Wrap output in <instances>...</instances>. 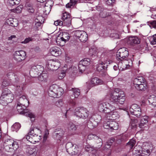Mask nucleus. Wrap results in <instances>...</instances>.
<instances>
[{"instance_id":"f257e3e1","label":"nucleus","mask_w":156,"mask_h":156,"mask_svg":"<svg viewBox=\"0 0 156 156\" xmlns=\"http://www.w3.org/2000/svg\"><path fill=\"white\" fill-rule=\"evenodd\" d=\"M110 100L113 102V105L115 106L116 104H123L125 100L124 92L115 89L111 93Z\"/></svg>"},{"instance_id":"f03ea898","label":"nucleus","mask_w":156,"mask_h":156,"mask_svg":"<svg viewBox=\"0 0 156 156\" xmlns=\"http://www.w3.org/2000/svg\"><path fill=\"white\" fill-rule=\"evenodd\" d=\"M41 130L37 128H31L26 138L29 142L34 143L38 142L41 138Z\"/></svg>"},{"instance_id":"7ed1b4c3","label":"nucleus","mask_w":156,"mask_h":156,"mask_svg":"<svg viewBox=\"0 0 156 156\" xmlns=\"http://www.w3.org/2000/svg\"><path fill=\"white\" fill-rule=\"evenodd\" d=\"M14 98L13 95L9 89H5L3 91L0 98V103L3 105H6L12 102Z\"/></svg>"},{"instance_id":"20e7f679","label":"nucleus","mask_w":156,"mask_h":156,"mask_svg":"<svg viewBox=\"0 0 156 156\" xmlns=\"http://www.w3.org/2000/svg\"><path fill=\"white\" fill-rule=\"evenodd\" d=\"M63 89L56 84H53L49 87L48 91V95L53 98H59L63 93Z\"/></svg>"},{"instance_id":"39448f33","label":"nucleus","mask_w":156,"mask_h":156,"mask_svg":"<svg viewBox=\"0 0 156 156\" xmlns=\"http://www.w3.org/2000/svg\"><path fill=\"white\" fill-rule=\"evenodd\" d=\"M61 19L62 21L57 20L54 22V24L56 26H69L71 23V18L70 14L65 12L63 13Z\"/></svg>"},{"instance_id":"423d86ee","label":"nucleus","mask_w":156,"mask_h":156,"mask_svg":"<svg viewBox=\"0 0 156 156\" xmlns=\"http://www.w3.org/2000/svg\"><path fill=\"white\" fill-rule=\"evenodd\" d=\"M29 101L26 96L23 95L20 97L18 101L17 109L18 112L20 113H23L24 110L29 105Z\"/></svg>"},{"instance_id":"0eeeda50","label":"nucleus","mask_w":156,"mask_h":156,"mask_svg":"<svg viewBox=\"0 0 156 156\" xmlns=\"http://www.w3.org/2000/svg\"><path fill=\"white\" fill-rule=\"evenodd\" d=\"M89 114V111L83 107H77L75 109L74 112V115L76 117L84 119L88 117Z\"/></svg>"},{"instance_id":"6e6552de","label":"nucleus","mask_w":156,"mask_h":156,"mask_svg":"<svg viewBox=\"0 0 156 156\" xmlns=\"http://www.w3.org/2000/svg\"><path fill=\"white\" fill-rule=\"evenodd\" d=\"M98 110L100 112L107 113L110 111H113L115 109V106L110 104L108 102L100 104L98 106Z\"/></svg>"},{"instance_id":"1a4fd4ad","label":"nucleus","mask_w":156,"mask_h":156,"mask_svg":"<svg viewBox=\"0 0 156 156\" xmlns=\"http://www.w3.org/2000/svg\"><path fill=\"white\" fill-rule=\"evenodd\" d=\"M69 39V34L68 33L62 32L57 37L56 41L58 44L62 46L66 41H68Z\"/></svg>"},{"instance_id":"9d476101","label":"nucleus","mask_w":156,"mask_h":156,"mask_svg":"<svg viewBox=\"0 0 156 156\" xmlns=\"http://www.w3.org/2000/svg\"><path fill=\"white\" fill-rule=\"evenodd\" d=\"M66 148L67 152L72 155H76L79 153L78 146L76 145H73L71 142L68 143L66 144Z\"/></svg>"},{"instance_id":"9b49d317","label":"nucleus","mask_w":156,"mask_h":156,"mask_svg":"<svg viewBox=\"0 0 156 156\" xmlns=\"http://www.w3.org/2000/svg\"><path fill=\"white\" fill-rule=\"evenodd\" d=\"M13 58L16 61L20 62L24 60L26 58V53L23 50L15 51L13 54Z\"/></svg>"},{"instance_id":"f8f14e48","label":"nucleus","mask_w":156,"mask_h":156,"mask_svg":"<svg viewBox=\"0 0 156 156\" xmlns=\"http://www.w3.org/2000/svg\"><path fill=\"white\" fill-rule=\"evenodd\" d=\"M127 49L125 48H120L117 52L116 57L117 59L122 61L125 58H126L128 56L129 52Z\"/></svg>"},{"instance_id":"ddd939ff","label":"nucleus","mask_w":156,"mask_h":156,"mask_svg":"<svg viewBox=\"0 0 156 156\" xmlns=\"http://www.w3.org/2000/svg\"><path fill=\"white\" fill-rule=\"evenodd\" d=\"M129 111L131 114L136 116L140 117L142 114L141 109L140 106L136 104H134L130 107Z\"/></svg>"},{"instance_id":"4468645a","label":"nucleus","mask_w":156,"mask_h":156,"mask_svg":"<svg viewBox=\"0 0 156 156\" xmlns=\"http://www.w3.org/2000/svg\"><path fill=\"white\" fill-rule=\"evenodd\" d=\"M60 66V63L58 60H50L48 62L46 67L48 70L54 71L57 70Z\"/></svg>"},{"instance_id":"2eb2a0df","label":"nucleus","mask_w":156,"mask_h":156,"mask_svg":"<svg viewBox=\"0 0 156 156\" xmlns=\"http://www.w3.org/2000/svg\"><path fill=\"white\" fill-rule=\"evenodd\" d=\"M103 127L105 129L111 130H117L119 128V125L115 121L109 120L104 123Z\"/></svg>"},{"instance_id":"dca6fc26","label":"nucleus","mask_w":156,"mask_h":156,"mask_svg":"<svg viewBox=\"0 0 156 156\" xmlns=\"http://www.w3.org/2000/svg\"><path fill=\"white\" fill-rule=\"evenodd\" d=\"M106 115L107 119L113 120L117 119L119 117V113L116 110V109L113 111H110V112L107 113Z\"/></svg>"},{"instance_id":"f3484780","label":"nucleus","mask_w":156,"mask_h":156,"mask_svg":"<svg viewBox=\"0 0 156 156\" xmlns=\"http://www.w3.org/2000/svg\"><path fill=\"white\" fill-rule=\"evenodd\" d=\"M140 39L135 36L129 37L127 41L128 43L132 46L139 44L140 43Z\"/></svg>"},{"instance_id":"a211bd4d","label":"nucleus","mask_w":156,"mask_h":156,"mask_svg":"<svg viewBox=\"0 0 156 156\" xmlns=\"http://www.w3.org/2000/svg\"><path fill=\"white\" fill-rule=\"evenodd\" d=\"M104 82L101 80L98 77H94L90 79L89 84L90 86L92 87L102 84Z\"/></svg>"},{"instance_id":"6ab92c4d","label":"nucleus","mask_w":156,"mask_h":156,"mask_svg":"<svg viewBox=\"0 0 156 156\" xmlns=\"http://www.w3.org/2000/svg\"><path fill=\"white\" fill-rule=\"evenodd\" d=\"M12 145L14 146L15 149H17L19 146L16 142H15L12 139H7L5 140L3 145Z\"/></svg>"},{"instance_id":"aec40b11","label":"nucleus","mask_w":156,"mask_h":156,"mask_svg":"<svg viewBox=\"0 0 156 156\" xmlns=\"http://www.w3.org/2000/svg\"><path fill=\"white\" fill-rule=\"evenodd\" d=\"M48 78V75L45 72H42L37 77L38 80L40 82H46Z\"/></svg>"},{"instance_id":"412c9836","label":"nucleus","mask_w":156,"mask_h":156,"mask_svg":"<svg viewBox=\"0 0 156 156\" xmlns=\"http://www.w3.org/2000/svg\"><path fill=\"white\" fill-rule=\"evenodd\" d=\"M6 22L8 25L14 27H17L18 24V21L17 19L12 18L7 20Z\"/></svg>"},{"instance_id":"4be33fe9","label":"nucleus","mask_w":156,"mask_h":156,"mask_svg":"<svg viewBox=\"0 0 156 156\" xmlns=\"http://www.w3.org/2000/svg\"><path fill=\"white\" fill-rule=\"evenodd\" d=\"M52 55L57 56L61 54L60 49L57 47H54L51 48L50 50Z\"/></svg>"},{"instance_id":"5701e85b","label":"nucleus","mask_w":156,"mask_h":156,"mask_svg":"<svg viewBox=\"0 0 156 156\" xmlns=\"http://www.w3.org/2000/svg\"><path fill=\"white\" fill-rule=\"evenodd\" d=\"M145 81V79L142 76H139L137 78H135L133 82L134 86L139 85V84L143 83Z\"/></svg>"},{"instance_id":"b1692460","label":"nucleus","mask_w":156,"mask_h":156,"mask_svg":"<svg viewBox=\"0 0 156 156\" xmlns=\"http://www.w3.org/2000/svg\"><path fill=\"white\" fill-rule=\"evenodd\" d=\"M95 142L94 147L95 148L99 149L101 147L102 144L101 139L97 136L95 138Z\"/></svg>"},{"instance_id":"393cba45","label":"nucleus","mask_w":156,"mask_h":156,"mask_svg":"<svg viewBox=\"0 0 156 156\" xmlns=\"http://www.w3.org/2000/svg\"><path fill=\"white\" fill-rule=\"evenodd\" d=\"M148 117L146 116H143L141 118L140 122L138 124L140 128H143L144 125L148 122Z\"/></svg>"},{"instance_id":"a878e982","label":"nucleus","mask_w":156,"mask_h":156,"mask_svg":"<svg viewBox=\"0 0 156 156\" xmlns=\"http://www.w3.org/2000/svg\"><path fill=\"white\" fill-rule=\"evenodd\" d=\"M135 88L139 90H144L147 88V86L145 81L144 82V83H142L139 84V85L136 86H134Z\"/></svg>"},{"instance_id":"bb28decb","label":"nucleus","mask_w":156,"mask_h":156,"mask_svg":"<svg viewBox=\"0 0 156 156\" xmlns=\"http://www.w3.org/2000/svg\"><path fill=\"white\" fill-rule=\"evenodd\" d=\"M148 100L150 104L154 106H156V97L155 95H152L149 96Z\"/></svg>"},{"instance_id":"cd10ccee","label":"nucleus","mask_w":156,"mask_h":156,"mask_svg":"<svg viewBox=\"0 0 156 156\" xmlns=\"http://www.w3.org/2000/svg\"><path fill=\"white\" fill-rule=\"evenodd\" d=\"M36 67L34 66H33L31 68V70L30 72V76L33 77H36V76L38 75L39 73L36 71Z\"/></svg>"},{"instance_id":"c85d7f7f","label":"nucleus","mask_w":156,"mask_h":156,"mask_svg":"<svg viewBox=\"0 0 156 156\" xmlns=\"http://www.w3.org/2000/svg\"><path fill=\"white\" fill-rule=\"evenodd\" d=\"M25 6L28 11L30 13H33L34 12L32 5L29 2H27L25 4Z\"/></svg>"},{"instance_id":"c756f323","label":"nucleus","mask_w":156,"mask_h":156,"mask_svg":"<svg viewBox=\"0 0 156 156\" xmlns=\"http://www.w3.org/2000/svg\"><path fill=\"white\" fill-rule=\"evenodd\" d=\"M90 60L88 58H85L80 62L79 63L87 66L90 64Z\"/></svg>"},{"instance_id":"7c9ffc66","label":"nucleus","mask_w":156,"mask_h":156,"mask_svg":"<svg viewBox=\"0 0 156 156\" xmlns=\"http://www.w3.org/2000/svg\"><path fill=\"white\" fill-rule=\"evenodd\" d=\"M21 127L20 124L18 122L14 123L12 126L11 128L13 131L17 132Z\"/></svg>"},{"instance_id":"2f4dec72","label":"nucleus","mask_w":156,"mask_h":156,"mask_svg":"<svg viewBox=\"0 0 156 156\" xmlns=\"http://www.w3.org/2000/svg\"><path fill=\"white\" fill-rule=\"evenodd\" d=\"M83 34H82L81 37H80L79 39L82 42H85L87 40V35L86 32H83Z\"/></svg>"},{"instance_id":"473e14b6","label":"nucleus","mask_w":156,"mask_h":156,"mask_svg":"<svg viewBox=\"0 0 156 156\" xmlns=\"http://www.w3.org/2000/svg\"><path fill=\"white\" fill-rule=\"evenodd\" d=\"M20 1V0H8V1L9 4L11 6L19 4Z\"/></svg>"},{"instance_id":"72a5a7b5","label":"nucleus","mask_w":156,"mask_h":156,"mask_svg":"<svg viewBox=\"0 0 156 156\" xmlns=\"http://www.w3.org/2000/svg\"><path fill=\"white\" fill-rule=\"evenodd\" d=\"M4 146V148L5 150L8 152L11 151L12 150H16V149H15L14 147V146L12 145H3Z\"/></svg>"},{"instance_id":"f704fd0d","label":"nucleus","mask_w":156,"mask_h":156,"mask_svg":"<svg viewBox=\"0 0 156 156\" xmlns=\"http://www.w3.org/2000/svg\"><path fill=\"white\" fill-rule=\"evenodd\" d=\"M124 65L126 66V69H128L129 67L132 66V61L130 59L128 60L127 61L124 60L122 61Z\"/></svg>"},{"instance_id":"c9c22d12","label":"nucleus","mask_w":156,"mask_h":156,"mask_svg":"<svg viewBox=\"0 0 156 156\" xmlns=\"http://www.w3.org/2000/svg\"><path fill=\"white\" fill-rule=\"evenodd\" d=\"M35 150L30 146H28L26 149V152L29 154H32L35 152Z\"/></svg>"},{"instance_id":"e433bc0d","label":"nucleus","mask_w":156,"mask_h":156,"mask_svg":"<svg viewBox=\"0 0 156 156\" xmlns=\"http://www.w3.org/2000/svg\"><path fill=\"white\" fill-rule=\"evenodd\" d=\"M72 89L74 98H76L80 94V90L79 89L76 88H73Z\"/></svg>"},{"instance_id":"4c0bfd02","label":"nucleus","mask_w":156,"mask_h":156,"mask_svg":"<svg viewBox=\"0 0 156 156\" xmlns=\"http://www.w3.org/2000/svg\"><path fill=\"white\" fill-rule=\"evenodd\" d=\"M23 8V5H20L17 6L15 9H13L12 10V12L16 13H20L22 11V9Z\"/></svg>"},{"instance_id":"58836bf2","label":"nucleus","mask_w":156,"mask_h":156,"mask_svg":"<svg viewBox=\"0 0 156 156\" xmlns=\"http://www.w3.org/2000/svg\"><path fill=\"white\" fill-rule=\"evenodd\" d=\"M68 128L70 130L72 131H75L76 129V125L72 122H69L68 126Z\"/></svg>"},{"instance_id":"ea45409f","label":"nucleus","mask_w":156,"mask_h":156,"mask_svg":"<svg viewBox=\"0 0 156 156\" xmlns=\"http://www.w3.org/2000/svg\"><path fill=\"white\" fill-rule=\"evenodd\" d=\"M136 141L133 139L130 140L127 144L129 146L130 149H132L136 144Z\"/></svg>"},{"instance_id":"a19ab883","label":"nucleus","mask_w":156,"mask_h":156,"mask_svg":"<svg viewBox=\"0 0 156 156\" xmlns=\"http://www.w3.org/2000/svg\"><path fill=\"white\" fill-rule=\"evenodd\" d=\"M147 23L150 27L156 29V20L149 21Z\"/></svg>"},{"instance_id":"79ce46f5","label":"nucleus","mask_w":156,"mask_h":156,"mask_svg":"<svg viewBox=\"0 0 156 156\" xmlns=\"http://www.w3.org/2000/svg\"><path fill=\"white\" fill-rule=\"evenodd\" d=\"M53 4V2L51 0H49L47 1L45 4V6L46 7H49L51 8Z\"/></svg>"},{"instance_id":"37998d69","label":"nucleus","mask_w":156,"mask_h":156,"mask_svg":"<svg viewBox=\"0 0 156 156\" xmlns=\"http://www.w3.org/2000/svg\"><path fill=\"white\" fill-rule=\"evenodd\" d=\"M55 132L57 133V134H58L59 137H61L63 135L64 132L62 129H55Z\"/></svg>"},{"instance_id":"c03bdc74","label":"nucleus","mask_w":156,"mask_h":156,"mask_svg":"<svg viewBox=\"0 0 156 156\" xmlns=\"http://www.w3.org/2000/svg\"><path fill=\"white\" fill-rule=\"evenodd\" d=\"M83 32L84 31H82L77 30L75 32L74 35L79 39L80 38V37H81L82 34H83V33L82 32Z\"/></svg>"},{"instance_id":"a18cd8bd","label":"nucleus","mask_w":156,"mask_h":156,"mask_svg":"<svg viewBox=\"0 0 156 156\" xmlns=\"http://www.w3.org/2000/svg\"><path fill=\"white\" fill-rule=\"evenodd\" d=\"M151 43L152 44H156V34L152 36L150 39Z\"/></svg>"},{"instance_id":"49530a36","label":"nucleus","mask_w":156,"mask_h":156,"mask_svg":"<svg viewBox=\"0 0 156 156\" xmlns=\"http://www.w3.org/2000/svg\"><path fill=\"white\" fill-rule=\"evenodd\" d=\"M35 67H36V69L37 70H38V73H41V72H44L43 71L44 70V68L41 65H37L36 66H34Z\"/></svg>"},{"instance_id":"de8ad7c7","label":"nucleus","mask_w":156,"mask_h":156,"mask_svg":"<svg viewBox=\"0 0 156 156\" xmlns=\"http://www.w3.org/2000/svg\"><path fill=\"white\" fill-rule=\"evenodd\" d=\"M86 66L79 63L78 67L80 72L83 73V72L85 71L86 68Z\"/></svg>"},{"instance_id":"09e8293b","label":"nucleus","mask_w":156,"mask_h":156,"mask_svg":"<svg viewBox=\"0 0 156 156\" xmlns=\"http://www.w3.org/2000/svg\"><path fill=\"white\" fill-rule=\"evenodd\" d=\"M51 8L49 7H46L45 6L43 9V12L44 14L46 15H48L51 11Z\"/></svg>"},{"instance_id":"8fccbe9b","label":"nucleus","mask_w":156,"mask_h":156,"mask_svg":"<svg viewBox=\"0 0 156 156\" xmlns=\"http://www.w3.org/2000/svg\"><path fill=\"white\" fill-rule=\"evenodd\" d=\"M63 101L61 99L58 100L56 102V105L59 107H62L63 105Z\"/></svg>"},{"instance_id":"3c124183","label":"nucleus","mask_w":156,"mask_h":156,"mask_svg":"<svg viewBox=\"0 0 156 156\" xmlns=\"http://www.w3.org/2000/svg\"><path fill=\"white\" fill-rule=\"evenodd\" d=\"M99 15L100 16L103 18H105L108 15H109L106 12L104 11L101 12Z\"/></svg>"},{"instance_id":"603ef678","label":"nucleus","mask_w":156,"mask_h":156,"mask_svg":"<svg viewBox=\"0 0 156 156\" xmlns=\"http://www.w3.org/2000/svg\"><path fill=\"white\" fill-rule=\"evenodd\" d=\"M137 120L136 119L131 120V124L133 128L136 127L137 126Z\"/></svg>"},{"instance_id":"864d4df0","label":"nucleus","mask_w":156,"mask_h":156,"mask_svg":"<svg viewBox=\"0 0 156 156\" xmlns=\"http://www.w3.org/2000/svg\"><path fill=\"white\" fill-rule=\"evenodd\" d=\"M103 64L104 63H103L102 64H99L98 65L97 68V70L98 71L100 72L104 69V67L103 66Z\"/></svg>"},{"instance_id":"5fc2aeb1","label":"nucleus","mask_w":156,"mask_h":156,"mask_svg":"<svg viewBox=\"0 0 156 156\" xmlns=\"http://www.w3.org/2000/svg\"><path fill=\"white\" fill-rule=\"evenodd\" d=\"M13 73L12 70H9L7 72L6 75L7 77L9 78L13 75Z\"/></svg>"},{"instance_id":"6e6d98bb","label":"nucleus","mask_w":156,"mask_h":156,"mask_svg":"<svg viewBox=\"0 0 156 156\" xmlns=\"http://www.w3.org/2000/svg\"><path fill=\"white\" fill-rule=\"evenodd\" d=\"M32 38L31 37H28L26 38L24 40L21 42V43L26 44L28 43L30 41L32 40Z\"/></svg>"},{"instance_id":"4d7b16f0","label":"nucleus","mask_w":156,"mask_h":156,"mask_svg":"<svg viewBox=\"0 0 156 156\" xmlns=\"http://www.w3.org/2000/svg\"><path fill=\"white\" fill-rule=\"evenodd\" d=\"M26 116L29 117L31 119H34L33 120H34L35 115L32 113H27L26 114Z\"/></svg>"},{"instance_id":"13d9d810","label":"nucleus","mask_w":156,"mask_h":156,"mask_svg":"<svg viewBox=\"0 0 156 156\" xmlns=\"http://www.w3.org/2000/svg\"><path fill=\"white\" fill-rule=\"evenodd\" d=\"M96 136H96L95 135L92 134H90L88 135L87 138L89 140H92L93 139H94V140H95L96 137Z\"/></svg>"},{"instance_id":"bf43d9fd","label":"nucleus","mask_w":156,"mask_h":156,"mask_svg":"<svg viewBox=\"0 0 156 156\" xmlns=\"http://www.w3.org/2000/svg\"><path fill=\"white\" fill-rule=\"evenodd\" d=\"M66 75L65 72H64L61 73L59 75L58 78L59 79H62L63 77H64Z\"/></svg>"},{"instance_id":"052dcab7","label":"nucleus","mask_w":156,"mask_h":156,"mask_svg":"<svg viewBox=\"0 0 156 156\" xmlns=\"http://www.w3.org/2000/svg\"><path fill=\"white\" fill-rule=\"evenodd\" d=\"M115 0H108L106 2V3L108 5H112L115 2Z\"/></svg>"},{"instance_id":"680f3d73","label":"nucleus","mask_w":156,"mask_h":156,"mask_svg":"<svg viewBox=\"0 0 156 156\" xmlns=\"http://www.w3.org/2000/svg\"><path fill=\"white\" fill-rule=\"evenodd\" d=\"M57 133L55 132V131L54 133L53 134V137L55 139L58 140H60L61 137H59L58 134H57Z\"/></svg>"},{"instance_id":"e2e57ef3","label":"nucleus","mask_w":156,"mask_h":156,"mask_svg":"<svg viewBox=\"0 0 156 156\" xmlns=\"http://www.w3.org/2000/svg\"><path fill=\"white\" fill-rule=\"evenodd\" d=\"M16 87L17 88V89L18 92L21 91L23 89V86L21 85L20 86L17 85Z\"/></svg>"},{"instance_id":"0e129e2a","label":"nucleus","mask_w":156,"mask_h":156,"mask_svg":"<svg viewBox=\"0 0 156 156\" xmlns=\"http://www.w3.org/2000/svg\"><path fill=\"white\" fill-rule=\"evenodd\" d=\"M91 122L89 121L87 123V126L90 129H92L93 127Z\"/></svg>"},{"instance_id":"69168bd1","label":"nucleus","mask_w":156,"mask_h":156,"mask_svg":"<svg viewBox=\"0 0 156 156\" xmlns=\"http://www.w3.org/2000/svg\"><path fill=\"white\" fill-rule=\"evenodd\" d=\"M77 0H70V2L72 5H75L76 3Z\"/></svg>"},{"instance_id":"338daca9","label":"nucleus","mask_w":156,"mask_h":156,"mask_svg":"<svg viewBox=\"0 0 156 156\" xmlns=\"http://www.w3.org/2000/svg\"><path fill=\"white\" fill-rule=\"evenodd\" d=\"M48 134H49L48 130L47 129L45 131V133L44 135V136L48 137Z\"/></svg>"},{"instance_id":"774afa93","label":"nucleus","mask_w":156,"mask_h":156,"mask_svg":"<svg viewBox=\"0 0 156 156\" xmlns=\"http://www.w3.org/2000/svg\"><path fill=\"white\" fill-rule=\"evenodd\" d=\"M2 85L4 87H6L9 85V83H7L6 81H4L2 82Z\"/></svg>"}]
</instances>
